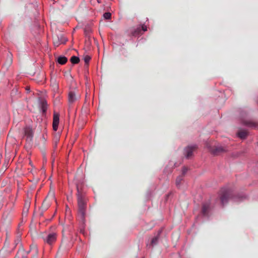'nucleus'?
I'll return each mask as SVG.
<instances>
[{"instance_id":"obj_1","label":"nucleus","mask_w":258,"mask_h":258,"mask_svg":"<svg viewBox=\"0 0 258 258\" xmlns=\"http://www.w3.org/2000/svg\"><path fill=\"white\" fill-rule=\"evenodd\" d=\"M219 197L220 200L221 204L224 206L227 204L228 200L231 198V194L227 189H222L219 194Z\"/></svg>"},{"instance_id":"obj_2","label":"nucleus","mask_w":258,"mask_h":258,"mask_svg":"<svg viewBox=\"0 0 258 258\" xmlns=\"http://www.w3.org/2000/svg\"><path fill=\"white\" fill-rule=\"evenodd\" d=\"M212 210L213 206H212L211 201L205 202L203 204L202 214L204 217L208 218L212 214Z\"/></svg>"},{"instance_id":"obj_3","label":"nucleus","mask_w":258,"mask_h":258,"mask_svg":"<svg viewBox=\"0 0 258 258\" xmlns=\"http://www.w3.org/2000/svg\"><path fill=\"white\" fill-rule=\"evenodd\" d=\"M79 214L82 219L84 218L86 210V200L82 196H79L78 199Z\"/></svg>"},{"instance_id":"obj_4","label":"nucleus","mask_w":258,"mask_h":258,"mask_svg":"<svg viewBox=\"0 0 258 258\" xmlns=\"http://www.w3.org/2000/svg\"><path fill=\"white\" fill-rule=\"evenodd\" d=\"M207 147L209 150V151L214 155H218L226 151V150L225 148L222 146H216L211 147V146H209L207 145Z\"/></svg>"},{"instance_id":"obj_5","label":"nucleus","mask_w":258,"mask_h":258,"mask_svg":"<svg viewBox=\"0 0 258 258\" xmlns=\"http://www.w3.org/2000/svg\"><path fill=\"white\" fill-rule=\"evenodd\" d=\"M80 98L79 94H76L75 92L71 91L69 93L68 99L70 103H73Z\"/></svg>"},{"instance_id":"obj_6","label":"nucleus","mask_w":258,"mask_h":258,"mask_svg":"<svg viewBox=\"0 0 258 258\" xmlns=\"http://www.w3.org/2000/svg\"><path fill=\"white\" fill-rule=\"evenodd\" d=\"M56 239V235L54 233L49 234L45 239H44V241L49 244H52L53 243Z\"/></svg>"},{"instance_id":"obj_7","label":"nucleus","mask_w":258,"mask_h":258,"mask_svg":"<svg viewBox=\"0 0 258 258\" xmlns=\"http://www.w3.org/2000/svg\"><path fill=\"white\" fill-rule=\"evenodd\" d=\"M59 114L55 112L53 115V128L54 131L57 130L58 125L59 124Z\"/></svg>"},{"instance_id":"obj_8","label":"nucleus","mask_w":258,"mask_h":258,"mask_svg":"<svg viewBox=\"0 0 258 258\" xmlns=\"http://www.w3.org/2000/svg\"><path fill=\"white\" fill-rule=\"evenodd\" d=\"M243 124L250 127L256 128L258 127V124L252 120H245L243 122Z\"/></svg>"},{"instance_id":"obj_9","label":"nucleus","mask_w":258,"mask_h":258,"mask_svg":"<svg viewBox=\"0 0 258 258\" xmlns=\"http://www.w3.org/2000/svg\"><path fill=\"white\" fill-rule=\"evenodd\" d=\"M237 136L239 138L244 139L247 136V133L244 130L240 131L238 132Z\"/></svg>"},{"instance_id":"obj_10","label":"nucleus","mask_w":258,"mask_h":258,"mask_svg":"<svg viewBox=\"0 0 258 258\" xmlns=\"http://www.w3.org/2000/svg\"><path fill=\"white\" fill-rule=\"evenodd\" d=\"M194 151V148L192 147H188L185 149V154L187 158L192 156Z\"/></svg>"},{"instance_id":"obj_11","label":"nucleus","mask_w":258,"mask_h":258,"mask_svg":"<svg viewBox=\"0 0 258 258\" xmlns=\"http://www.w3.org/2000/svg\"><path fill=\"white\" fill-rule=\"evenodd\" d=\"M67 58L65 56H59L57 58V62L61 64H63L67 61Z\"/></svg>"},{"instance_id":"obj_12","label":"nucleus","mask_w":258,"mask_h":258,"mask_svg":"<svg viewBox=\"0 0 258 258\" xmlns=\"http://www.w3.org/2000/svg\"><path fill=\"white\" fill-rule=\"evenodd\" d=\"M182 180H183L182 175H180V176H178L177 177V178L176 179V181H175L176 186H177L178 187H180Z\"/></svg>"},{"instance_id":"obj_13","label":"nucleus","mask_w":258,"mask_h":258,"mask_svg":"<svg viewBox=\"0 0 258 258\" xmlns=\"http://www.w3.org/2000/svg\"><path fill=\"white\" fill-rule=\"evenodd\" d=\"M25 135L29 138H31L33 135V132L31 128H27L25 130Z\"/></svg>"},{"instance_id":"obj_14","label":"nucleus","mask_w":258,"mask_h":258,"mask_svg":"<svg viewBox=\"0 0 258 258\" xmlns=\"http://www.w3.org/2000/svg\"><path fill=\"white\" fill-rule=\"evenodd\" d=\"M246 197L245 195H238L236 197L233 198V200L235 202L241 201L243 199H246Z\"/></svg>"},{"instance_id":"obj_15","label":"nucleus","mask_w":258,"mask_h":258,"mask_svg":"<svg viewBox=\"0 0 258 258\" xmlns=\"http://www.w3.org/2000/svg\"><path fill=\"white\" fill-rule=\"evenodd\" d=\"M79 58L75 56H72L71 59V62L74 64L78 63L79 62Z\"/></svg>"},{"instance_id":"obj_16","label":"nucleus","mask_w":258,"mask_h":258,"mask_svg":"<svg viewBox=\"0 0 258 258\" xmlns=\"http://www.w3.org/2000/svg\"><path fill=\"white\" fill-rule=\"evenodd\" d=\"M105 19H109L111 18V13L109 12L105 13L103 15Z\"/></svg>"},{"instance_id":"obj_17","label":"nucleus","mask_w":258,"mask_h":258,"mask_svg":"<svg viewBox=\"0 0 258 258\" xmlns=\"http://www.w3.org/2000/svg\"><path fill=\"white\" fill-rule=\"evenodd\" d=\"M30 252H33L34 255H36L37 253V249L36 246L31 247Z\"/></svg>"},{"instance_id":"obj_18","label":"nucleus","mask_w":258,"mask_h":258,"mask_svg":"<svg viewBox=\"0 0 258 258\" xmlns=\"http://www.w3.org/2000/svg\"><path fill=\"white\" fill-rule=\"evenodd\" d=\"M84 59L85 63H88L89 62V61H90V60L91 59V57L87 55L84 57Z\"/></svg>"},{"instance_id":"obj_19","label":"nucleus","mask_w":258,"mask_h":258,"mask_svg":"<svg viewBox=\"0 0 258 258\" xmlns=\"http://www.w3.org/2000/svg\"><path fill=\"white\" fill-rule=\"evenodd\" d=\"M188 168L187 167H184L182 169V175H184L186 172L187 171Z\"/></svg>"},{"instance_id":"obj_20","label":"nucleus","mask_w":258,"mask_h":258,"mask_svg":"<svg viewBox=\"0 0 258 258\" xmlns=\"http://www.w3.org/2000/svg\"><path fill=\"white\" fill-rule=\"evenodd\" d=\"M140 28H138L137 29V30H136V31H135L133 33V34L134 35H136L138 33H139V32H140Z\"/></svg>"},{"instance_id":"obj_21","label":"nucleus","mask_w":258,"mask_h":258,"mask_svg":"<svg viewBox=\"0 0 258 258\" xmlns=\"http://www.w3.org/2000/svg\"><path fill=\"white\" fill-rule=\"evenodd\" d=\"M142 29L144 31H146L147 30V27L144 25L142 26Z\"/></svg>"},{"instance_id":"obj_22","label":"nucleus","mask_w":258,"mask_h":258,"mask_svg":"<svg viewBox=\"0 0 258 258\" xmlns=\"http://www.w3.org/2000/svg\"><path fill=\"white\" fill-rule=\"evenodd\" d=\"M156 241H157V238H153L152 240V243L154 244L156 242Z\"/></svg>"}]
</instances>
